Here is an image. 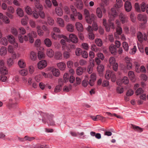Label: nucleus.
<instances>
[{
  "label": "nucleus",
  "mask_w": 148,
  "mask_h": 148,
  "mask_svg": "<svg viewBox=\"0 0 148 148\" xmlns=\"http://www.w3.org/2000/svg\"><path fill=\"white\" fill-rule=\"evenodd\" d=\"M33 16L35 18H37L39 17V14L36 11H33L32 12Z\"/></svg>",
  "instance_id": "60"
},
{
  "label": "nucleus",
  "mask_w": 148,
  "mask_h": 148,
  "mask_svg": "<svg viewBox=\"0 0 148 148\" xmlns=\"http://www.w3.org/2000/svg\"><path fill=\"white\" fill-rule=\"evenodd\" d=\"M7 50L5 47H2L0 49V54L2 56H3L6 54Z\"/></svg>",
  "instance_id": "24"
},
{
  "label": "nucleus",
  "mask_w": 148,
  "mask_h": 148,
  "mask_svg": "<svg viewBox=\"0 0 148 148\" xmlns=\"http://www.w3.org/2000/svg\"><path fill=\"white\" fill-rule=\"evenodd\" d=\"M128 75L130 79L132 80L134 79L135 77V75L133 72L130 71L129 72Z\"/></svg>",
  "instance_id": "45"
},
{
  "label": "nucleus",
  "mask_w": 148,
  "mask_h": 148,
  "mask_svg": "<svg viewBox=\"0 0 148 148\" xmlns=\"http://www.w3.org/2000/svg\"><path fill=\"white\" fill-rule=\"evenodd\" d=\"M69 38L70 40L72 42L76 43L78 41L77 37L75 35L71 34L69 35Z\"/></svg>",
  "instance_id": "11"
},
{
  "label": "nucleus",
  "mask_w": 148,
  "mask_h": 148,
  "mask_svg": "<svg viewBox=\"0 0 148 148\" xmlns=\"http://www.w3.org/2000/svg\"><path fill=\"white\" fill-rule=\"evenodd\" d=\"M138 19L139 21L143 22L144 23H146L147 22V17L145 15L141 14H138Z\"/></svg>",
  "instance_id": "13"
},
{
  "label": "nucleus",
  "mask_w": 148,
  "mask_h": 148,
  "mask_svg": "<svg viewBox=\"0 0 148 148\" xmlns=\"http://www.w3.org/2000/svg\"><path fill=\"white\" fill-rule=\"evenodd\" d=\"M137 38L138 40L140 42H142L144 40H146L147 39V36L145 34H144L140 32H138L137 33Z\"/></svg>",
  "instance_id": "5"
},
{
  "label": "nucleus",
  "mask_w": 148,
  "mask_h": 148,
  "mask_svg": "<svg viewBox=\"0 0 148 148\" xmlns=\"http://www.w3.org/2000/svg\"><path fill=\"white\" fill-rule=\"evenodd\" d=\"M67 29L69 32H73V28L72 25L71 24L68 25L67 26Z\"/></svg>",
  "instance_id": "55"
},
{
  "label": "nucleus",
  "mask_w": 148,
  "mask_h": 148,
  "mask_svg": "<svg viewBox=\"0 0 148 148\" xmlns=\"http://www.w3.org/2000/svg\"><path fill=\"white\" fill-rule=\"evenodd\" d=\"M55 12L57 15L61 16L63 14V12L61 8L59 7H57L55 9Z\"/></svg>",
  "instance_id": "26"
},
{
  "label": "nucleus",
  "mask_w": 148,
  "mask_h": 148,
  "mask_svg": "<svg viewBox=\"0 0 148 148\" xmlns=\"http://www.w3.org/2000/svg\"><path fill=\"white\" fill-rule=\"evenodd\" d=\"M57 66L60 70L63 71L66 68V64L64 62H60L57 64Z\"/></svg>",
  "instance_id": "18"
},
{
  "label": "nucleus",
  "mask_w": 148,
  "mask_h": 148,
  "mask_svg": "<svg viewBox=\"0 0 148 148\" xmlns=\"http://www.w3.org/2000/svg\"><path fill=\"white\" fill-rule=\"evenodd\" d=\"M121 82L125 84H127L129 82V80L128 78L126 77H124L121 80Z\"/></svg>",
  "instance_id": "40"
},
{
  "label": "nucleus",
  "mask_w": 148,
  "mask_h": 148,
  "mask_svg": "<svg viewBox=\"0 0 148 148\" xmlns=\"http://www.w3.org/2000/svg\"><path fill=\"white\" fill-rule=\"evenodd\" d=\"M123 46L125 50L127 51L128 50V46L127 43L125 42H124L123 43Z\"/></svg>",
  "instance_id": "52"
},
{
  "label": "nucleus",
  "mask_w": 148,
  "mask_h": 148,
  "mask_svg": "<svg viewBox=\"0 0 148 148\" xmlns=\"http://www.w3.org/2000/svg\"><path fill=\"white\" fill-rule=\"evenodd\" d=\"M8 39L9 42L11 43H14L15 42V39L14 36L11 35H8Z\"/></svg>",
  "instance_id": "33"
},
{
  "label": "nucleus",
  "mask_w": 148,
  "mask_h": 148,
  "mask_svg": "<svg viewBox=\"0 0 148 148\" xmlns=\"http://www.w3.org/2000/svg\"><path fill=\"white\" fill-rule=\"evenodd\" d=\"M63 56L64 58H68L70 57V54L68 51H65L63 53Z\"/></svg>",
  "instance_id": "57"
},
{
  "label": "nucleus",
  "mask_w": 148,
  "mask_h": 148,
  "mask_svg": "<svg viewBox=\"0 0 148 148\" xmlns=\"http://www.w3.org/2000/svg\"><path fill=\"white\" fill-rule=\"evenodd\" d=\"M76 6L80 10L82 9L83 6L82 2L80 0L78 1L77 2Z\"/></svg>",
  "instance_id": "37"
},
{
  "label": "nucleus",
  "mask_w": 148,
  "mask_h": 148,
  "mask_svg": "<svg viewBox=\"0 0 148 148\" xmlns=\"http://www.w3.org/2000/svg\"><path fill=\"white\" fill-rule=\"evenodd\" d=\"M97 14L99 18H101L102 16V11L100 8H97L96 11Z\"/></svg>",
  "instance_id": "34"
},
{
  "label": "nucleus",
  "mask_w": 148,
  "mask_h": 148,
  "mask_svg": "<svg viewBox=\"0 0 148 148\" xmlns=\"http://www.w3.org/2000/svg\"><path fill=\"white\" fill-rule=\"evenodd\" d=\"M105 77L107 79H109L111 78L113 82H114L116 79V76L114 72L112 71H107L105 75Z\"/></svg>",
  "instance_id": "4"
},
{
  "label": "nucleus",
  "mask_w": 148,
  "mask_h": 148,
  "mask_svg": "<svg viewBox=\"0 0 148 148\" xmlns=\"http://www.w3.org/2000/svg\"><path fill=\"white\" fill-rule=\"evenodd\" d=\"M39 113L41 118L39 117V119L40 120H41L43 123H47L49 125H55V122L53 119L54 117L53 115L42 111L39 112Z\"/></svg>",
  "instance_id": "1"
},
{
  "label": "nucleus",
  "mask_w": 148,
  "mask_h": 148,
  "mask_svg": "<svg viewBox=\"0 0 148 148\" xmlns=\"http://www.w3.org/2000/svg\"><path fill=\"white\" fill-rule=\"evenodd\" d=\"M69 77V75L67 73H65L63 76L64 81L65 82H66L68 80Z\"/></svg>",
  "instance_id": "62"
},
{
  "label": "nucleus",
  "mask_w": 148,
  "mask_h": 148,
  "mask_svg": "<svg viewBox=\"0 0 148 148\" xmlns=\"http://www.w3.org/2000/svg\"><path fill=\"white\" fill-rule=\"evenodd\" d=\"M116 5L118 8L121 7L123 5V2L122 0H116Z\"/></svg>",
  "instance_id": "49"
},
{
  "label": "nucleus",
  "mask_w": 148,
  "mask_h": 148,
  "mask_svg": "<svg viewBox=\"0 0 148 148\" xmlns=\"http://www.w3.org/2000/svg\"><path fill=\"white\" fill-rule=\"evenodd\" d=\"M24 139H25V140H27L29 141H31L33 140L35 138L34 137H29L27 136L24 137Z\"/></svg>",
  "instance_id": "61"
},
{
  "label": "nucleus",
  "mask_w": 148,
  "mask_h": 148,
  "mask_svg": "<svg viewBox=\"0 0 148 148\" xmlns=\"http://www.w3.org/2000/svg\"><path fill=\"white\" fill-rule=\"evenodd\" d=\"M13 100L12 99H9V104L10 106L14 108H16L17 106V103L16 102H13Z\"/></svg>",
  "instance_id": "32"
},
{
  "label": "nucleus",
  "mask_w": 148,
  "mask_h": 148,
  "mask_svg": "<svg viewBox=\"0 0 148 148\" xmlns=\"http://www.w3.org/2000/svg\"><path fill=\"white\" fill-rule=\"evenodd\" d=\"M116 91L118 93L121 94L123 92V88L121 86H118L116 88Z\"/></svg>",
  "instance_id": "50"
},
{
  "label": "nucleus",
  "mask_w": 148,
  "mask_h": 148,
  "mask_svg": "<svg viewBox=\"0 0 148 148\" xmlns=\"http://www.w3.org/2000/svg\"><path fill=\"white\" fill-rule=\"evenodd\" d=\"M82 49L80 48H77L75 50V53L76 55L77 56H79L81 54L82 52Z\"/></svg>",
  "instance_id": "51"
},
{
  "label": "nucleus",
  "mask_w": 148,
  "mask_h": 148,
  "mask_svg": "<svg viewBox=\"0 0 148 148\" xmlns=\"http://www.w3.org/2000/svg\"><path fill=\"white\" fill-rule=\"evenodd\" d=\"M144 92V90L141 88H139L136 90L135 93L136 95H138L140 94L143 93Z\"/></svg>",
  "instance_id": "44"
},
{
  "label": "nucleus",
  "mask_w": 148,
  "mask_h": 148,
  "mask_svg": "<svg viewBox=\"0 0 148 148\" xmlns=\"http://www.w3.org/2000/svg\"><path fill=\"white\" fill-rule=\"evenodd\" d=\"M30 57L32 60H36L37 58L36 53L33 51H31L30 53Z\"/></svg>",
  "instance_id": "19"
},
{
  "label": "nucleus",
  "mask_w": 148,
  "mask_h": 148,
  "mask_svg": "<svg viewBox=\"0 0 148 148\" xmlns=\"http://www.w3.org/2000/svg\"><path fill=\"white\" fill-rule=\"evenodd\" d=\"M55 58L57 60L61 59L62 58V53L60 52H57L55 53Z\"/></svg>",
  "instance_id": "38"
},
{
  "label": "nucleus",
  "mask_w": 148,
  "mask_h": 148,
  "mask_svg": "<svg viewBox=\"0 0 148 148\" xmlns=\"http://www.w3.org/2000/svg\"><path fill=\"white\" fill-rule=\"evenodd\" d=\"M87 30L89 32L88 35L89 38L90 39L93 40L94 39L95 36L94 34L92 33V28L91 26H89L87 28Z\"/></svg>",
  "instance_id": "9"
},
{
  "label": "nucleus",
  "mask_w": 148,
  "mask_h": 148,
  "mask_svg": "<svg viewBox=\"0 0 148 148\" xmlns=\"http://www.w3.org/2000/svg\"><path fill=\"white\" fill-rule=\"evenodd\" d=\"M96 79V75L94 73H92L90 75V79L88 82L89 84L91 86H93L94 84V82Z\"/></svg>",
  "instance_id": "8"
},
{
  "label": "nucleus",
  "mask_w": 148,
  "mask_h": 148,
  "mask_svg": "<svg viewBox=\"0 0 148 148\" xmlns=\"http://www.w3.org/2000/svg\"><path fill=\"white\" fill-rule=\"evenodd\" d=\"M47 54L48 57H52L54 55V52L51 49H48L47 51Z\"/></svg>",
  "instance_id": "28"
},
{
  "label": "nucleus",
  "mask_w": 148,
  "mask_h": 148,
  "mask_svg": "<svg viewBox=\"0 0 148 148\" xmlns=\"http://www.w3.org/2000/svg\"><path fill=\"white\" fill-rule=\"evenodd\" d=\"M76 83H75L73 84L75 86H76L77 85L80 84L81 82V79L79 78L78 77H77L76 78Z\"/></svg>",
  "instance_id": "59"
},
{
  "label": "nucleus",
  "mask_w": 148,
  "mask_h": 148,
  "mask_svg": "<svg viewBox=\"0 0 148 148\" xmlns=\"http://www.w3.org/2000/svg\"><path fill=\"white\" fill-rule=\"evenodd\" d=\"M109 49L112 54H115L116 53V48L114 45H111L110 46Z\"/></svg>",
  "instance_id": "20"
},
{
  "label": "nucleus",
  "mask_w": 148,
  "mask_h": 148,
  "mask_svg": "<svg viewBox=\"0 0 148 148\" xmlns=\"http://www.w3.org/2000/svg\"><path fill=\"white\" fill-rule=\"evenodd\" d=\"M16 12L17 14L21 17H22L24 15L23 11L21 8H18L16 10Z\"/></svg>",
  "instance_id": "30"
},
{
  "label": "nucleus",
  "mask_w": 148,
  "mask_h": 148,
  "mask_svg": "<svg viewBox=\"0 0 148 148\" xmlns=\"http://www.w3.org/2000/svg\"><path fill=\"white\" fill-rule=\"evenodd\" d=\"M132 127L135 131H137L138 132H141L143 131V128L140 127L138 126H136L134 125L131 124Z\"/></svg>",
  "instance_id": "22"
},
{
  "label": "nucleus",
  "mask_w": 148,
  "mask_h": 148,
  "mask_svg": "<svg viewBox=\"0 0 148 148\" xmlns=\"http://www.w3.org/2000/svg\"><path fill=\"white\" fill-rule=\"evenodd\" d=\"M77 30L79 32H82L83 30L82 24L79 22H77L75 24Z\"/></svg>",
  "instance_id": "23"
},
{
  "label": "nucleus",
  "mask_w": 148,
  "mask_h": 148,
  "mask_svg": "<svg viewBox=\"0 0 148 148\" xmlns=\"http://www.w3.org/2000/svg\"><path fill=\"white\" fill-rule=\"evenodd\" d=\"M97 69L99 73L102 74L104 70V67L103 65H98Z\"/></svg>",
  "instance_id": "27"
},
{
  "label": "nucleus",
  "mask_w": 148,
  "mask_h": 148,
  "mask_svg": "<svg viewBox=\"0 0 148 148\" xmlns=\"http://www.w3.org/2000/svg\"><path fill=\"white\" fill-rule=\"evenodd\" d=\"M82 57L85 58H86L88 57V53L85 51H82L81 53Z\"/></svg>",
  "instance_id": "53"
},
{
  "label": "nucleus",
  "mask_w": 148,
  "mask_h": 148,
  "mask_svg": "<svg viewBox=\"0 0 148 148\" xmlns=\"http://www.w3.org/2000/svg\"><path fill=\"white\" fill-rule=\"evenodd\" d=\"M19 73L22 75L25 76L27 74V71L25 69H23L19 71Z\"/></svg>",
  "instance_id": "54"
},
{
  "label": "nucleus",
  "mask_w": 148,
  "mask_h": 148,
  "mask_svg": "<svg viewBox=\"0 0 148 148\" xmlns=\"http://www.w3.org/2000/svg\"><path fill=\"white\" fill-rule=\"evenodd\" d=\"M119 18L121 21L122 23L127 22L128 18L127 16L123 13H121L119 15Z\"/></svg>",
  "instance_id": "10"
},
{
  "label": "nucleus",
  "mask_w": 148,
  "mask_h": 148,
  "mask_svg": "<svg viewBox=\"0 0 148 148\" xmlns=\"http://www.w3.org/2000/svg\"><path fill=\"white\" fill-rule=\"evenodd\" d=\"M47 65V62L45 60H42L40 61L38 64L39 69H42L45 67Z\"/></svg>",
  "instance_id": "7"
},
{
  "label": "nucleus",
  "mask_w": 148,
  "mask_h": 148,
  "mask_svg": "<svg viewBox=\"0 0 148 148\" xmlns=\"http://www.w3.org/2000/svg\"><path fill=\"white\" fill-rule=\"evenodd\" d=\"M18 64L21 68H24L25 66V64L22 60H19L18 61Z\"/></svg>",
  "instance_id": "35"
},
{
  "label": "nucleus",
  "mask_w": 148,
  "mask_h": 148,
  "mask_svg": "<svg viewBox=\"0 0 148 148\" xmlns=\"http://www.w3.org/2000/svg\"><path fill=\"white\" fill-rule=\"evenodd\" d=\"M61 81V83L60 82H59V85L57 86L55 89L54 92H60L62 88V86L63 85L62 81Z\"/></svg>",
  "instance_id": "21"
},
{
  "label": "nucleus",
  "mask_w": 148,
  "mask_h": 148,
  "mask_svg": "<svg viewBox=\"0 0 148 148\" xmlns=\"http://www.w3.org/2000/svg\"><path fill=\"white\" fill-rule=\"evenodd\" d=\"M111 12L112 16V18H114V17L116 16V12L114 8H112L111 9Z\"/></svg>",
  "instance_id": "46"
},
{
  "label": "nucleus",
  "mask_w": 148,
  "mask_h": 148,
  "mask_svg": "<svg viewBox=\"0 0 148 148\" xmlns=\"http://www.w3.org/2000/svg\"><path fill=\"white\" fill-rule=\"evenodd\" d=\"M51 72L53 75L56 77H58L60 74L59 70L58 69L54 68H52Z\"/></svg>",
  "instance_id": "16"
},
{
  "label": "nucleus",
  "mask_w": 148,
  "mask_h": 148,
  "mask_svg": "<svg viewBox=\"0 0 148 148\" xmlns=\"http://www.w3.org/2000/svg\"><path fill=\"white\" fill-rule=\"evenodd\" d=\"M57 21L59 26L63 27L64 25V23L63 20L61 18H58Z\"/></svg>",
  "instance_id": "31"
},
{
  "label": "nucleus",
  "mask_w": 148,
  "mask_h": 148,
  "mask_svg": "<svg viewBox=\"0 0 148 148\" xmlns=\"http://www.w3.org/2000/svg\"><path fill=\"white\" fill-rule=\"evenodd\" d=\"M8 12L11 13H13L14 12V10L12 6L8 7L7 9Z\"/></svg>",
  "instance_id": "64"
},
{
  "label": "nucleus",
  "mask_w": 148,
  "mask_h": 148,
  "mask_svg": "<svg viewBox=\"0 0 148 148\" xmlns=\"http://www.w3.org/2000/svg\"><path fill=\"white\" fill-rule=\"evenodd\" d=\"M0 43L1 44L4 45H7L8 44V42L6 38H3L1 39Z\"/></svg>",
  "instance_id": "41"
},
{
  "label": "nucleus",
  "mask_w": 148,
  "mask_h": 148,
  "mask_svg": "<svg viewBox=\"0 0 148 148\" xmlns=\"http://www.w3.org/2000/svg\"><path fill=\"white\" fill-rule=\"evenodd\" d=\"M77 16L78 18L80 20H81L82 19V15L79 12H77L76 14H74V16H73L72 14H71L70 16L72 20H75V18L74 16Z\"/></svg>",
  "instance_id": "17"
},
{
  "label": "nucleus",
  "mask_w": 148,
  "mask_h": 148,
  "mask_svg": "<svg viewBox=\"0 0 148 148\" xmlns=\"http://www.w3.org/2000/svg\"><path fill=\"white\" fill-rule=\"evenodd\" d=\"M44 42L46 46L48 47H50L52 45L51 41L48 38H46L44 40Z\"/></svg>",
  "instance_id": "25"
},
{
  "label": "nucleus",
  "mask_w": 148,
  "mask_h": 148,
  "mask_svg": "<svg viewBox=\"0 0 148 148\" xmlns=\"http://www.w3.org/2000/svg\"><path fill=\"white\" fill-rule=\"evenodd\" d=\"M141 9L143 12L146 11L147 13H148V4L146 5L145 3L143 2L141 4Z\"/></svg>",
  "instance_id": "15"
},
{
  "label": "nucleus",
  "mask_w": 148,
  "mask_h": 148,
  "mask_svg": "<svg viewBox=\"0 0 148 148\" xmlns=\"http://www.w3.org/2000/svg\"><path fill=\"white\" fill-rule=\"evenodd\" d=\"M114 18H110L108 20L109 24L107 23L106 21V19L103 18V25L104 26L107 32H109L110 30V28L114 29L115 27L114 23L111 21L113 20H114Z\"/></svg>",
  "instance_id": "2"
},
{
  "label": "nucleus",
  "mask_w": 148,
  "mask_h": 148,
  "mask_svg": "<svg viewBox=\"0 0 148 148\" xmlns=\"http://www.w3.org/2000/svg\"><path fill=\"white\" fill-rule=\"evenodd\" d=\"M47 19V22L49 25H52L54 24V21L52 18L48 16Z\"/></svg>",
  "instance_id": "39"
},
{
  "label": "nucleus",
  "mask_w": 148,
  "mask_h": 148,
  "mask_svg": "<svg viewBox=\"0 0 148 148\" xmlns=\"http://www.w3.org/2000/svg\"><path fill=\"white\" fill-rule=\"evenodd\" d=\"M11 30L12 33L14 35L16 36L17 35L18 33V31L15 28H12L11 29Z\"/></svg>",
  "instance_id": "58"
},
{
  "label": "nucleus",
  "mask_w": 148,
  "mask_h": 148,
  "mask_svg": "<svg viewBox=\"0 0 148 148\" xmlns=\"http://www.w3.org/2000/svg\"><path fill=\"white\" fill-rule=\"evenodd\" d=\"M25 18L22 19L21 20V23L23 25H25L27 24V21L28 18L27 16L25 17Z\"/></svg>",
  "instance_id": "63"
},
{
  "label": "nucleus",
  "mask_w": 148,
  "mask_h": 148,
  "mask_svg": "<svg viewBox=\"0 0 148 148\" xmlns=\"http://www.w3.org/2000/svg\"><path fill=\"white\" fill-rule=\"evenodd\" d=\"M125 7L126 11H130L132 8L131 3L128 1H126L125 4Z\"/></svg>",
  "instance_id": "12"
},
{
  "label": "nucleus",
  "mask_w": 148,
  "mask_h": 148,
  "mask_svg": "<svg viewBox=\"0 0 148 148\" xmlns=\"http://www.w3.org/2000/svg\"><path fill=\"white\" fill-rule=\"evenodd\" d=\"M84 12L86 22L89 24H91L95 19V15L92 14L90 16L89 11L86 9L84 10Z\"/></svg>",
  "instance_id": "3"
},
{
  "label": "nucleus",
  "mask_w": 148,
  "mask_h": 148,
  "mask_svg": "<svg viewBox=\"0 0 148 148\" xmlns=\"http://www.w3.org/2000/svg\"><path fill=\"white\" fill-rule=\"evenodd\" d=\"M28 36L29 42L32 43L34 42V38H36L37 36V34L35 32L32 31L28 34Z\"/></svg>",
  "instance_id": "6"
},
{
  "label": "nucleus",
  "mask_w": 148,
  "mask_h": 148,
  "mask_svg": "<svg viewBox=\"0 0 148 148\" xmlns=\"http://www.w3.org/2000/svg\"><path fill=\"white\" fill-rule=\"evenodd\" d=\"M39 15L42 18H44L45 17V14L44 12L42 10H39L38 11Z\"/></svg>",
  "instance_id": "56"
},
{
  "label": "nucleus",
  "mask_w": 148,
  "mask_h": 148,
  "mask_svg": "<svg viewBox=\"0 0 148 148\" xmlns=\"http://www.w3.org/2000/svg\"><path fill=\"white\" fill-rule=\"evenodd\" d=\"M86 70V69L85 68H82L81 66H79L77 68L76 70L77 74L78 75H81Z\"/></svg>",
  "instance_id": "14"
},
{
  "label": "nucleus",
  "mask_w": 148,
  "mask_h": 148,
  "mask_svg": "<svg viewBox=\"0 0 148 148\" xmlns=\"http://www.w3.org/2000/svg\"><path fill=\"white\" fill-rule=\"evenodd\" d=\"M25 10L26 13L29 15L32 14V11L31 8L28 6H27L25 8Z\"/></svg>",
  "instance_id": "36"
},
{
  "label": "nucleus",
  "mask_w": 148,
  "mask_h": 148,
  "mask_svg": "<svg viewBox=\"0 0 148 148\" xmlns=\"http://www.w3.org/2000/svg\"><path fill=\"white\" fill-rule=\"evenodd\" d=\"M109 62L111 65L114 64L116 63L115 58L113 57H110L109 59Z\"/></svg>",
  "instance_id": "47"
},
{
  "label": "nucleus",
  "mask_w": 148,
  "mask_h": 148,
  "mask_svg": "<svg viewBox=\"0 0 148 148\" xmlns=\"http://www.w3.org/2000/svg\"><path fill=\"white\" fill-rule=\"evenodd\" d=\"M95 42L99 47H101L102 45V42L100 39H96L95 40Z\"/></svg>",
  "instance_id": "43"
},
{
  "label": "nucleus",
  "mask_w": 148,
  "mask_h": 148,
  "mask_svg": "<svg viewBox=\"0 0 148 148\" xmlns=\"http://www.w3.org/2000/svg\"><path fill=\"white\" fill-rule=\"evenodd\" d=\"M60 43L62 45V48L63 50H64L65 47H67V45L66 43V42L65 40L62 39L60 41Z\"/></svg>",
  "instance_id": "42"
},
{
  "label": "nucleus",
  "mask_w": 148,
  "mask_h": 148,
  "mask_svg": "<svg viewBox=\"0 0 148 148\" xmlns=\"http://www.w3.org/2000/svg\"><path fill=\"white\" fill-rule=\"evenodd\" d=\"M0 71L1 74L2 75H5L7 74L8 73V71L7 68L4 66L1 67L0 68Z\"/></svg>",
  "instance_id": "29"
},
{
  "label": "nucleus",
  "mask_w": 148,
  "mask_h": 148,
  "mask_svg": "<svg viewBox=\"0 0 148 148\" xmlns=\"http://www.w3.org/2000/svg\"><path fill=\"white\" fill-rule=\"evenodd\" d=\"M116 32L118 35H120L121 34L122 32V29L121 27L119 26H118L117 28L116 29Z\"/></svg>",
  "instance_id": "48"
}]
</instances>
